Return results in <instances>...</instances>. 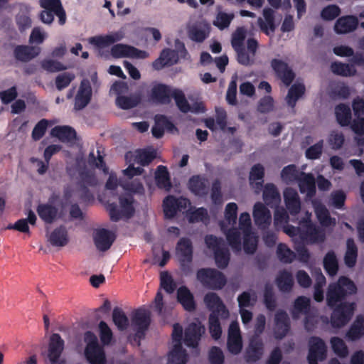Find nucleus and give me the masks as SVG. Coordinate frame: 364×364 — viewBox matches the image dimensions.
Returning a JSON list of instances; mask_svg holds the SVG:
<instances>
[{"label":"nucleus","mask_w":364,"mask_h":364,"mask_svg":"<svg viewBox=\"0 0 364 364\" xmlns=\"http://www.w3.org/2000/svg\"><path fill=\"white\" fill-rule=\"evenodd\" d=\"M357 287L348 277L341 276L336 282L331 283L326 292V303L330 308L335 307L338 302L348 296L355 294Z\"/></svg>","instance_id":"f257e3e1"},{"label":"nucleus","mask_w":364,"mask_h":364,"mask_svg":"<svg viewBox=\"0 0 364 364\" xmlns=\"http://www.w3.org/2000/svg\"><path fill=\"white\" fill-rule=\"evenodd\" d=\"M39 4L43 9L39 14V18L43 23L51 24L55 15L58 18L60 25L65 23L66 14L60 0H40Z\"/></svg>","instance_id":"f03ea898"},{"label":"nucleus","mask_w":364,"mask_h":364,"mask_svg":"<svg viewBox=\"0 0 364 364\" xmlns=\"http://www.w3.org/2000/svg\"><path fill=\"white\" fill-rule=\"evenodd\" d=\"M196 277L204 287L212 290H220L227 283L225 274L214 268L199 269Z\"/></svg>","instance_id":"7ed1b4c3"},{"label":"nucleus","mask_w":364,"mask_h":364,"mask_svg":"<svg viewBox=\"0 0 364 364\" xmlns=\"http://www.w3.org/2000/svg\"><path fill=\"white\" fill-rule=\"evenodd\" d=\"M119 202L121 208L120 210L114 203L108 204L107 207L110 220L113 222H118L122 217L130 218L135 212L133 205L134 198L132 196H119Z\"/></svg>","instance_id":"20e7f679"},{"label":"nucleus","mask_w":364,"mask_h":364,"mask_svg":"<svg viewBox=\"0 0 364 364\" xmlns=\"http://www.w3.org/2000/svg\"><path fill=\"white\" fill-rule=\"evenodd\" d=\"M176 48L178 51L170 48H164L161 52L159 57L153 62L152 66L154 69L160 70L165 66H171L177 63L178 60V53H180L181 55L187 54L184 43L177 41Z\"/></svg>","instance_id":"39448f33"},{"label":"nucleus","mask_w":364,"mask_h":364,"mask_svg":"<svg viewBox=\"0 0 364 364\" xmlns=\"http://www.w3.org/2000/svg\"><path fill=\"white\" fill-rule=\"evenodd\" d=\"M246 31L243 27H240L232 33L231 45L236 53L238 63L244 66L251 65L252 59L244 46Z\"/></svg>","instance_id":"423d86ee"},{"label":"nucleus","mask_w":364,"mask_h":364,"mask_svg":"<svg viewBox=\"0 0 364 364\" xmlns=\"http://www.w3.org/2000/svg\"><path fill=\"white\" fill-rule=\"evenodd\" d=\"M355 308V304L353 302H341L333 307L331 316V326L334 328H341L346 325L350 320Z\"/></svg>","instance_id":"0eeeda50"},{"label":"nucleus","mask_w":364,"mask_h":364,"mask_svg":"<svg viewBox=\"0 0 364 364\" xmlns=\"http://www.w3.org/2000/svg\"><path fill=\"white\" fill-rule=\"evenodd\" d=\"M151 321V312L148 309L139 308L132 312L131 321L133 329L136 332V337L139 339L144 338Z\"/></svg>","instance_id":"6e6552de"},{"label":"nucleus","mask_w":364,"mask_h":364,"mask_svg":"<svg viewBox=\"0 0 364 364\" xmlns=\"http://www.w3.org/2000/svg\"><path fill=\"white\" fill-rule=\"evenodd\" d=\"M327 356V346L324 341L318 336H311L309 340V353L307 360L309 364H318Z\"/></svg>","instance_id":"1a4fd4ad"},{"label":"nucleus","mask_w":364,"mask_h":364,"mask_svg":"<svg viewBox=\"0 0 364 364\" xmlns=\"http://www.w3.org/2000/svg\"><path fill=\"white\" fill-rule=\"evenodd\" d=\"M65 342L58 333L50 336L47 353L50 364H66L65 360L61 358Z\"/></svg>","instance_id":"9d476101"},{"label":"nucleus","mask_w":364,"mask_h":364,"mask_svg":"<svg viewBox=\"0 0 364 364\" xmlns=\"http://www.w3.org/2000/svg\"><path fill=\"white\" fill-rule=\"evenodd\" d=\"M270 64L276 76L287 87L289 86L295 78V73L289 65L284 61L277 58L272 59Z\"/></svg>","instance_id":"9b49d317"},{"label":"nucleus","mask_w":364,"mask_h":364,"mask_svg":"<svg viewBox=\"0 0 364 364\" xmlns=\"http://www.w3.org/2000/svg\"><path fill=\"white\" fill-rule=\"evenodd\" d=\"M176 254L179 257V261L182 269L184 271L186 268H189V264L193 259V245L189 238L182 237L177 242Z\"/></svg>","instance_id":"f8f14e48"},{"label":"nucleus","mask_w":364,"mask_h":364,"mask_svg":"<svg viewBox=\"0 0 364 364\" xmlns=\"http://www.w3.org/2000/svg\"><path fill=\"white\" fill-rule=\"evenodd\" d=\"M252 215L259 229L265 230L269 228L272 222V215L263 203L257 202L254 205Z\"/></svg>","instance_id":"ddd939ff"},{"label":"nucleus","mask_w":364,"mask_h":364,"mask_svg":"<svg viewBox=\"0 0 364 364\" xmlns=\"http://www.w3.org/2000/svg\"><path fill=\"white\" fill-rule=\"evenodd\" d=\"M92 95V87L87 79H83L80 82L79 90L75 97L74 109L81 110L84 109L91 101Z\"/></svg>","instance_id":"4468645a"},{"label":"nucleus","mask_w":364,"mask_h":364,"mask_svg":"<svg viewBox=\"0 0 364 364\" xmlns=\"http://www.w3.org/2000/svg\"><path fill=\"white\" fill-rule=\"evenodd\" d=\"M291 328L290 318L284 310H279L274 315V333L276 338L282 339L289 333Z\"/></svg>","instance_id":"2eb2a0df"},{"label":"nucleus","mask_w":364,"mask_h":364,"mask_svg":"<svg viewBox=\"0 0 364 364\" xmlns=\"http://www.w3.org/2000/svg\"><path fill=\"white\" fill-rule=\"evenodd\" d=\"M204 303L207 308L215 313V315H220L223 318H227L229 312L226 309L220 297L215 292H208L204 296Z\"/></svg>","instance_id":"dca6fc26"},{"label":"nucleus","mask_w":364,"mask_h":364,"mask_svg":"<svg viewBox=\"0 0 364 364\" xmlns=\"http://www.w3.org/2000/svg\"><path fill=\"white\" fill-rule=\"evenodd\" d=\"M263 17L257 18V25L260 31L267 36L274 33L277 26L275 23L274 11L266 7L262 11Z\"/></svg>","instance_id":"f3484780"},{"label":"nucleus","mask_w":364,"mask_h":364,"mask_svg":"<svg viewBox=\"0 0 364 364\" xmlns=\"http://www.w3.org/2000/svg\"><path fill=\"white\" fill-rule=\"evenodd\" d=\"M358 25L359 21L355 16H343L336 20L334 31L338 34H346L355 31Z\"/></svg>","instance_id":"a211bd4d"},{"label":"nucleus","mask_w":364,"mask_h":364,"mask_svg":"<svg viewBox=\"0 0 364 364\" xmlns=\"http://www.w3.org/2000/svg\"><path fill=\"white\" fill-rule=\"evenodd\" d=\"M115 238L114 233L107 229L102 228L96 231L94 235V242L97 250L105 252L111 247Z\"/></svg>","instance_id":"6ab92c4d"},{"label":"nucleus","mask_w":364,"mask_h":364,"mask_svg":"<svg viewBox=\"0 0 364 364\" xmlns=\"http://www.w3.org/2000/svg\"><path fill=\"white\" fill-rule=\"evenodd\" d=\"M173 90L163 83H157L153 86L151 90V100L159 104L168 105L171 102Z\"/></svg>","instance_id":"aec40b11"},{"label":"nucleus","mask_w":364,"mask_h":364,"mask_svg":"<svg viewBox=\"0 0 364 364\" xmlns=\"http://www.w3.org/2000/svg\"><path fill=\"white\" fill-rule=\"evenodd\" d=\"M188 186L191 192L196 196L204 197L208 193V181L204 176H192L188 180Z\"/></svg>","instance_id":"412c9836"},{"label":"nucleus","mask_w":364,"mask_h":364,"mask_svg":"<svg viewBox=\"0 0 364 364\" xmlns=\"http://www.w3.org/2000/svg\"><path fill=\"white\" fill-rule=\"evenodd\" d=\"M204 333V327L196 323H190L185 330L184 343L188 347L196 348Z\"/></svg>","instance_id":"4be33fe9"},{"label":"nucleus","mask_w":364,"mask_h":364,"mask_svg":"<svg viewBox=\"0 0 364 364\" xmlns=\"http://www.w3.org/2000/svg\"><path fill=\"white\" fill-rule=\"evenodd\" d=\"M40 52L41 49L38 47L18 45L14 49V56L18 61L27 63L37 57Z\"/></svg>","instance_id":"5701e85b"},{"label":"nucleus","mask_w":364,"mask_h":364,"mask_svg":"<svg viewBox=\"0 0 364 364\" xmlns=\"http://www.w3.org/2000/svg\"><path fill=\"white\" fill-rule=\"evenodd\" d=\"M284 199L287 209L292 215L300 212L301 201L297 191L293 188H286L284 191Z\"/></svg>","instance_id":"b1692460"},{"label":"nucleus","mask_w":364,"mask_h":364,"mask_svg":"<svg viewBox=\"0 0 364 364\" xmlns=\"http://www.w3.org/2000/svg\"><path fill=\"white\" fill-rule=\"evenodd\" d=\"M221 230L225 233L229 245L235 252L241 250V234L240 230L236 228H228L225 222L220 223Z\"/></svg>","instance_id":"393cba45"},{"label":"nucleus","mask_w":364,"mask_h":364,"mask_svg":"<svg viewBox=\"0 0 364 364\" xmlns=\"http://www.w3.org/2000/svg\"><path fill=\"white\" fill-rule=\"evenodd\" d=\"M177 301L187 311L192 312L196 309L193 294L186 286H181L178 289Z\"/></svg>","instance_id":"a878e982"},{"label":"nucleus","mask_w":364,"mask_h":364,"mask_svg":"<svg viewBox=\"0 0 364 364\" xmlns=\"http://www.w3.org/2000/svg\"><path fill=\"white\" fill-rule=\"evenodd\" d=\"M264 351V344L259 338H252L246 350V360L248 363L259 360Z\"/></svg>","instance_id":"bb28decb"},{"label":"nucleus","mask_w":364,"mask_h":364,"mask_svg":"<svg viewBox=\"0 0 364 364\" xmlns=\"http://www.w3.org/2000/svg\"><path fill=\"white\" fill-rule=\"evenodd\" d=\"M301 176L298 180L299 187L301 193H306L307 196L312 197L316 194V181L311 173L301 172Z\"/></svg>","instance_id":"cd10ccee"},{"label":"nucleus","mask_w":364,"mask_h":364,"mask_svg":"<svg viewBox=\"0 0 364 364\" xmlns=\"http://www.w3.org/2000/svg\"><path fill=\"white\" fill-rule=\"evenodd\" d=\"M48 242L53 247H64L68 242V234L66 228L60 225L55 228L49 235Z\"/></svg>","instance_id":"c85d7f7f"},{"label":"nucleus","mask_w":364,"mask_h":364,"mask_svg":"<svg viewBox=\"0 0 364 364\" xmlns=\"http://www.w3.org/2000/svg\"><path fill=\"white\" fill-rule=\"evenodd\" d=\"M188 358L187 352L183 348L182 343H174L168 354L167 364H186Z\"/></svg>","instance_id":"c756f323"},{"label":"nucleus","mask_w":364,"mask_h":364,"mask_svg":"<svg viewBox=\"0 0 364 364\" xmlns=\"http://www.w3.org/2000/svg\"><path fill=\"white\" fill-rule=\"evenodd\" d=\"M50 134L62 142H72L77 136L75 130L69 126H55L51 129Z\"/></svg>","instance_id":"7c9ffc66"},{"label":"nucleus","mask_w":364,"mask_h":364,"mask_svg":"<svg viewBox=\"0 0 364 364\" xmlns=\"http://www.w3.org/2000/svg\"><path fill=\"white\" fill-rule=\"evenodd\" d=\"M36 211L40 218L48 224L53 223L58 213V209L49 203L39 204L37 206Z\"/></svg>","instance_id":"2f4dec72"},{"label":"nucleus","mask_w":364,"mask_h":364,"mask_svg":"<svg viewBox=\"0 0 364 364\" xmlns=\"http://www.w3.org/2000/svg\"><path fill=\"white\" fill-rule=\"evenodd\" d=\"M335 116L337 122L341 127H348L352 120V113L350 107L344 103H340L335 107Z\"/></svg>","instance_id":"473e14b6"},{"label":"nucleus","mask_w":364,"mask_h":364,"mask_svg":"<svg viewBox=\"0 0 364 364\" xmlns=\"http://www.w3.org/2000/svg\"><path fill=\"white\" fill-rule=\"evenodd\" d=\"M122 38V33L115 32L109 35L92 37L90 38V43L97 48H102L119 41Z\"/></svg>","instance_id":"72a5a7b5"},{"label":"nucleus","mask_w":364,"mask_h":364,"mask_svg":"<svg viewBox=\"0 0 364 364\" xmlns=\"http://www.w3.org/2000/svg\"><path fill=\"white\" fill-rule=\"evenodd\" d=\"M155 181L157 187L160 189L169 191L171 188L170 174L166 166H159L155 171Z\"/></svg>","instance_id":"f704fd0d"},{"label":"nucleus","mask_w":364,"mask_h":364,"mask_svg":"<svg viewBox=\"0 0 364 364\" xmlns=\"http://www.w3.org/2000/svg\"><path fill=\"white\" fill-rule=\"evenodd\" d=\"M276 284L280 291H291L294 285L292 274L286 269L280 271L276 277Z\"/></svg>","instance_id":"c9c22d12"},{"label":"nucleus","mask_w":364,"mask_h":364,"mask_svg":"<svg viewBox=\"0 0 364 364\" xmlns=\"http://www.w3.org/2000/svg\"><path fill=\"white\" fill-rule=\"evenodd\" d=\"M85 355L90 364H106L107 359L104 349L99 346L85 349Z\"/></svg>","instance_id":"e433bc0d"},{"label":"nucleus","mask_w":364,"mask_h":364,"mask_svg":"<svg viewBox=\"0 0 364 364\" xmlns=\"http://www.w3.org/2000/svg\"><path fill=\"white\" fill-rule=\"evenodd\" d=\"M363 335L364 317L362 315H358L346 333V336L350 341H355L360 339Z\"/></svg>","instance_id":"4c0bfd02"},{"label":"nucleus","mask_w":364,"mask_h":364,"mask_svg":"<svg viewBox=\"0 0 364 364\" xmlns=\"http://www.w3.org/2000/svg\"><path fill=\"white\" fill-rule=\"evenodd\" d=\"M306 87L303 83H295L289 89L286 101L287 105L294 108L296 106V102L305 93Z\"/></svg>","instance_id":"58836bf2"},{"label":"nucleus","mask_w":364,"mask_h":364,"mask_svg":"<svg viewBox=\"0 0 364 364\" xmlns=\"http://www.w3.org/2000/svg\"><path fill=\"white\" fill-rule=\"evenodd\" d=\"M304 234L312 243L323 242L326 238L324 232L314 225L311 220L306 221Z\"/></svg>","instance_id":"ea45409f"},{"label":"nucleus","mask_w":364,"mask_h":364,"mask_svg":"<svg viewBox=\"0 0 364 364\" xmlns=\"http://www.w3.org/2000/svg\"><path fill=\"white\" fill-rule=\"evenodd\" d=\"M358 247L353 238H348L346 241V252L344 255V262L348 267H353L357 261Z\"/></svg>","instance_id":"a19ab883"},{"label":"nucleus","mask_w":364,"mask_h":364,"mask_svg":"<svg viewBox=\"0 0 364 364\" xmlns=\"http://www.w3.org/2000/svg\"><path fill=\"white\" fill-rule=\"evenodd\" d=\"M315 213L321 226L329 227L336 225V219L331 216L328 210L324 205H317L315 208Z\"/></svg>","instance_id":"79ce46f5"},{"label":"nucleus","mask_w":364,"mask_h":364,"mask_svg":"<svg viewBox=\"0 0 364 364\" xmlns=\"http://www.w3.org/2000/svg\"><path fill=\"white\" fill-rule=\"evenodd\" d=\"M216 266L220 269H225L230 260V252L226 245L213 252Z\"/></svg>","instance_id":"37998d69"},{"label":"nucleus","mask_w":364,"mask_h":364,"mask_svg":"<svg viewBox=\"0 0 364 364\" xmlns=\"http://www.w3.org/2000/svg\"><path fill=\"white\" fill-rule=\"evenodd\" d=\"M310 299L304 296H298L294 303L292 317L294 319L299 318L300 314H307L310 311Z\"/></svg>","instance_id":"c03bdc74"},{"label":"nucleus","mask_w":364,"mask_h":364,"mask_svg":"<svg viewBox=\"0 0 364 364\" xmlns=\"http://www.w3.org/2000/svg\"><path fill=\"white\" fill-rule=\"evenodd\" d=\"M323 268L330 276H334L338 271V262L333 251H329L323 258Z\"/></svg>","instance_id":"a18cd8bd"},{"label":"nucleus","mask_w":364,"mask_h":364,"mask_svg":"<svg viewBox=\"0 0 364 364\" xmlns=\"http://www.w3.org/2000/svg\"><path fill=\"white\" fill-rule=\"evenodd\" d=\"M263 200L267 205L277 203L280 200V194L273 183H267L263 190Z\"/></svg>","instance_id":"49530a36"},{"label":"nucleus","mask_w":364,"mask_h":364,"mask_svg":"<svg viewBox=\"0 0 364 364\" xmlns=\"http://www.w3.org/2000/svg\"><path fill=\"white\" fill-rule=\"evenodd\" d=\"M331 70L334 74L343 77L353 76L356 73V70L353 65L341 62L332 63Z\"/></svg>","instance_id":"de8ad7c7"},{"label":"nucleus","mask_w":364,"mask_h":364,"mask_svg":"<svg viewBox=\"0 0 364 364\" xmlns=\"http://www.w3.org/2000/svg\"><path fill=\"white\" fill-rule=\"evenodd\" d=\"M112 321L119 331L126 330L129 324V318L119 307H114L112 311Z\"/></svg>","instance_id":"09e8293b"},{"label":"nucleus","mask_w":364,"mask_h":364,"mask_svg":"<svg viewBox=\"0 0 364 364\" xmlns=\"http://www.w3.org/2000/svg\"><path fill=\"white\" fill-rule=\"evenodd\" d=\"M164 213L166 218H172L178 212L176 197L168 196L163 201Z\"/></svg>","instance_id":"8fccbe9b"},{"label":"nucleus","mask_w":364,"mask_h":364,"mask_svg":"<svg viewBox=\"0 0 364 364\" xmlns=\"http://www.w3.org/2000/svg\"><path fill=\"white\" fill-rule=\"evenodd\" d=\"M301 175V172L294 164L284 167L281 172V178L287 183L298 181Z\"/></svg>","instance_id":"3c124183"},{"label":"nucleus","mask_w":364,"mask_h":364,"mask_svg":"<svg viewBox=\"0 0 364 364\" xmlns=\"http://www.w3.org/2000/svg\"><path fill=\"white\" fill-rule=\"evenodd\" d=\"M172 97L174 99L178 109L183 113H188L190 111V104L186 98L183 92L179 89H173Z\"/></svg>","instance_id":"603ef678"},{"label":"nucleus","mask_w":364,"mask_h":364,"mask_svg":"<svg viewBox=\"0 0 364 364\" xmlns=\"http://www.w3.org/2000/svg\"><path fill=\"white\" fill-rule=\"evenodd\" d=\"M218 316L219 315H215V313H210L208 318L209 331L215 340L219 339L222 334V328Z\"/></svg>","instance_id":"864d4df0"},{"label":"nucleus","mask_w":364,"mask_h":364,"mask_svg":"<svg viewBox=\"0 0 364 364\" xmlns=\"http://www.w3.org/2000/svg\"><path fill=\"white\" fill-rule=\"evenodd\" d=\"M277 255L279 259L283 263H291L294 258L295 254L291 250L286 244L279 243L277 249Z\"/></svg>","instance_id":"5fc2aeb1"},{"label":"nucleus","mask_w":364,"mask_h":364,"mask_svg":"<svg viewBox=\"0 0 364 364\" xmlns=\"http://www.w3.org/2000/svg\"><path fill=\"white\" fill-rule=\"evenodd\" d=\"M257 240L252 232H243V250L246 254H254L257 250Z\"/></svg>","instance_id":"6e6d98bb"},{"label":"nucleus","mask_w":364,"mask_h":364,"mask_svg":"<svg viewBox=\"0 0 364 364\" xmlns=\"http://www.w3.org/2000/svg\"><path fill=\"white\" fill-rule=\"evenodd\" d=\"M156 152L154 149H142L138 151L135 161L142 166H148L156 158Z\"/></svg>","instance_id":"4d7b16f0"},{"label":"nucleus","mask_w":364,"mask_h":364,"mask_svg":"<svg viewBox=\"0 0 364 364\" xmlns=\"http://www.w3.org/2000/svg\"><path fill=\"white\" fill-rule=\"evenodd\" d=\"M234 14H227L223 11H219L213 21V25L220 30H224L229 27L231 21L234 18Z\"/></svg>","instance_id":"13d9d810"},{"label":"nucleus","mask_w":364,"mask_h":364,"mask_svg":"<svg viewBox=\"0 0 364 364\" xmlns=\"http://www.w3.org/2000/svg\"><path fill=\"white\" fill-rule=\"evenodd\" d=\"M264 176V168L260 164L254 165L250 172L249 179L251 183L256 181H261L256 183L258 188H261L263 183V178Z\"/></svg>","instance_id":"bf43d9fd"},{"label":"nucleus","mask_w":364,"mask_h":364,"mask_svg":"<svg viewBox=\"0 0 364 364\" xmlns=\"http://www.w3.org/2000/svg\"><path fill=\"white\" fill-rule=\"evenodd\" d=\"M331 344L333 352L340 358H346L348 355V349L345 342L338 337H332Z\"/></svg>","instance_id":"052dcab7"},{"label":"nucleus","mask_w":364,"mask_h":364,"mask_svg":"<svg viewBox=\"0 0 364 364\" xmlns=\"http://www.w3.org/2000/svg\"><path fill=\"white\" fill-rule=\"evenodd\" d=\"M74 79L75 75L73 73L65 72L59 74L55 80L57 90L61 91L68 87Z\"/></svg>","instance_id":"680f3d73"},{"label":"nucleus","mask_w":364,"mask_h":364,"mask_svg":"<svg viewBox=\"0 0 364 364\" xmlns=\"http://www.w3.org/2000/svg\"><path fill=\"white\" fill-rule=\"evenodd\" d=\"M264 303L265 304L266 308L269 311H273L275 310L277 306V302L274 298L273 288L272 285L269 284H267L264 287Z\"/></svg>","instance_id":"e2e57ef3"},{"label":"nucleus","mask_w":364,"mask_h":364,"mask_svg":"<svg viewBox=\"0 0 364 364\" xmlns=\"http://www.w3.org/2000/svg\"><path fill=\"white\" fill-rule=\"evenodd\" d=\"M160 285L168 294L173 293L176 288L175 282L168 272L161 273Z\"/></svg>","instance_id":"0e129e2a"},{"label":"nucleus","mask_w":364,"mask_h":364,"mask_svg":"<svg viewBox=\"0 0 364 364\" xmlns=\"http://www.w3.org/2000/svg\"><path fill=\"white\" fill-rule=\"evenodd\" d=\"M237 205L235 203H229L225 208V219L228 225H234L236 224L237 218Z\"/></svg>","instance_id":"69168bd1"},{"label":"nucleus","mask_w":364,"mask_h":364,"mask_svg":"<svg viewBox=\"0 0 364 364\" xmlns=\"http://www.w3.org/2000/svg\"><path fill=\"white\" fill-rule=\"evenodd\" d=\"M132 46L126 44H116L111 48V55L114 58H130Z\"/></svg>","instance_id":"338daca9"},{"label":"nucleus","mask_w":364,"mask_h":364,"mask_svg":"<svg viewBox=\"0 0 364 364\" xmlns=\"http://www.w3.org/2000/svg\"><path fill=\"white\" fill-rule=\"evenodd\" d=\"M345 141V137L342 132L338 131H332L328 136V142L332 149H340Z\"/></svg>","instance_id":"774afa93"}]
</instances>
